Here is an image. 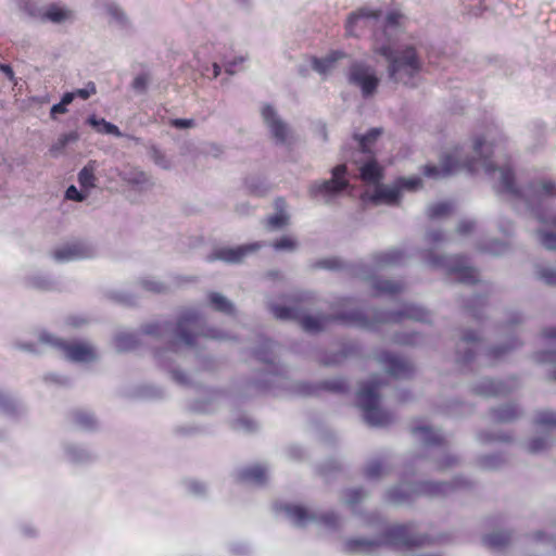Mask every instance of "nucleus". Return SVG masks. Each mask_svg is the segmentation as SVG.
I'll use <instances>...</instances> for the list:
<instances>
[{
	"label": "nucleus",
	"mask_w": 556,
	"mask_h": 556,
	"mask_svg": "<svg viewBox=\"0 0 556 556\" xmlns=\"http://www.w3.org/2000/svg\"><path fill=\"white\" fill-rule=\"evenodd\" d=\"M473 151L477 157L460 160V151L455 148L452 152L445 154L441 160V166L426 165L424 175L431 178L446 177L458 172L465 170L469 174H476L483 170L488 175L500 173V181L494 189L498 194H508L516 199H525L530 206L541 202L544 199L556 198V181L553 179H538L530 182L523 192L516 186L515 174L510 165L505 164L496 167L491 161L492 148L485 143L483 138H476Z\"/></svg>",
	"instance_id": "obj_1"
},
{
	"label": "nucleus",
	"mask_w": 556,
	"mask_h": 556,
	"mask_svg": "<svg viewBox=\"0 0 556 556\" xmlns=\"http://www.w3.org/2000/svg\"><path fill=\"white\" fill-rule=\"evenodd\" d=\"M311 296L301 295L292 306L271 305L270 311L275 318L281 320H296L303 330L307 332H319L329 323L336 321L346 326H354L365 329H374L377 324L382 323H397L403 318L413 319L416 321L428 323L430 321V313L421 306L407 303L399 312H362L354 308V301L351 299H341L338 302L340 312L331 316L313 317L305 315Z\"/></svg>",
	"instance_id": "obj_2"
},
{
	"label": "nucleus",
	"mask_w": 556,
	"mask_h": 556,
	"mask_svg": "<svg viewBox=\"0 0 556 556\" xmlns=\"http://www.w3.org/2000/svg\"><path fill=\"white\" fill-rule=\"evenodd\" d=\"M404 15L399 11H391L386 18L384 28L374 34V52L384 56L388 62L390 79L404 85H414L415 77L421 71V61L413 46L405 47L395 52L391 39L392 33H397L402 26Z\"/></svg>",
	"instance_id": "obj_3"
},
{
	"label": "nucleus",
	"mask_w": 556,
	"mask_h": 556,
	"mask_svg": "<svg viewBox=\"0 0 556 556\" xmlns=\"http://www.w3.org/2000/svg\"><path fill=\"white\" fill-rule=\"evenodd\" d=\"M427 542V536L414 532L413 525H394L384 529L376 540L362 538L346 540L344 549L353 554H372L382 546L402 549L420 546Z\"/></svg>",
	"instance_id": "obj_4"
},
{
	"label": "nucleus",
	"mask_w": 556,
	"mask_h": 556,
	"mask_svg": "<svg viewBox=\"0 0 556 556\" xmlns=\"http://www.w3.org/2000/svg\"><path fill=\"white\" fill-rule=\"evenodd\" d=\"M200 338L212 340H225L227 336L214 328L205 327L204 320L197 311L192 308L184 309L178 317L177 325L174 329L173 346L181 343L186 346L193 348Z\"/></svg>",
	"instance_id": "obj_5"
},
{
	"label": "nucleus",
	"mask_w": 556,
	"mask_h": 556,
	"mask_svg": "<svg viewBox=\"0 0 556 556\" xmlns=\"http://www.w3.org/2000/svg\"><path fill=\"white\" fill-rule=\"evenodd\" d=\"M383 381L374 376L369 381L364 382L358 392V406L363 410L365 421L370 426L384 427L392 422V415L379 407V389L383 386Z\"/></svg>",
	"instance_id": "obj_6"
},
{
	"label": "nucleus",
	"mask_w": 556,
	"mask_h": 556,
	"mask_svg": "<svg viewBox=\"0 0 556 556\" xmlns=\"http://www.w3.org/2000/svg\"><path fill=\"white\" fill-rule=\"evenodd\" d=\"M426 257L432 267L445 268L459 282L472 285L478 281L477 270L466 265L464 256L434 255L432 252H428Z\"/></svg>",
	"instance_id": "obj_7"
},
{
	"label": "nucleus",
	"mask_w": 556,
	"mask_h": 556,
	"mask_svg": "<svg viewBox=\"0 0 556 556\" xmlns=\"http://www.w3.org/2000/svg\"><path fill=\"white\" fill-rule=\"evenodd\" d=\"M346 165L340 164L332 168V178L324 181H316L309 187V194L312 197L323 195L325 198L332 197L349 186V180L345 178Z\"/></svg>",
	"instance_id": "obj_8"
},
{
	"label": "nucleus",
	"mask_w": 556,
	"mask_h": 556,
	"mask_svg": "<svg viewBox=\"0 0 556 556\" xmlns=\"http://www.w3.org/2000/svg\"><path fill=\"white\" fill-rule=\"evenodd\" d=\"M42 341L61 350L70 361L90 362L96 358L92 346L84 342H66L61 339L52 338L51 336L42 337Z\"/></svg>",
	"instance_id": "obj_9"
},
{
	"label": "nucleus",
	"mask_w": 556,
	"mask_h": 556,
	"mask_svg": "<svg viewBox=\"0 0 556 556\" xmlns=\"http://www.w3.org/2000/svg\"><path fill=\"white\" fill-rule=\"evenodd\" d=\"M349 80L351 84L361 88L364 98L372 96L379 85V79L374 71L359 62H355L351 65Z\"/></svg>",
	"instance_id": "obj_10"
},
{
	"label": "nucleus",
	"mask_w": 556,
	"mask_h": 556,
	"mask_svg": "<svg viewBox=\"0 0 556 556\" xmlns=\"http://www.w3.org/2000/svg\"><path fill=\"white\" fill-rule=\"evenodd\" d=\"M288 516L298 526H304L309 520H316L329 528H337L339 526V516L333 511H328L319 516L308 514V511L300 505L286 506Z\"/></svg>",
	"instance_id": "obj_11"
},
{
	"label": "nucleus",
	"mask_w": 556,
	"mask_h": 556,
	"mask_svg": "<svg viewBox=\"0 0 556 556\" xmlns=\"http://www.w3.org/2000/svg\"><path fill=\"white\" fill-rule=\"evenodd\" d=\"M377 358L386 367L388 374L394 378H409L414 374L413 364L399 355L381 352L377 355Z\"/></svg>",
	"instance_id": "obj_12"
},
{
	"label": "nucleus",
	"mask_w": 556,
	"mask_h": 556,
	"mask_svg": "<svg viewBox=\"0 0 556 556\" xmlns=\"http://www.w3.org/2000/svg\"><path fill=\"white\" fill-rule=\"evenodd\" d=\"M380 14V11H371L368 9H359L353 12L350 14L345 24L346 33L350 36H357V29L372 27Z\"/></svg>",
	"instance_id": "obj_13"
},
{
	"label": "nucleus",
	"mask_w": 556,
	"mask_h": 556,
	"mask_svg": "<svg viewBox=\"0 0 556 556\" xmlns=\"http://www.w3.org/2000/svg\"><path fill=\"white\" fill-rule=\"evenodd\" d=\"M469 485V482L464 479H455L452 483H439V482H422L418 485L415 493L427 495V496H437V495H446L451 491L456 489H462Z\"/></svg>",
	"instance_id": "obj_14"
},
{
	"label": "nucleus",
	"mask_w": 556,
	"mask_h": 556,
	"mask_svg": "<svg viewBox=\"0 0 556 556\" xmlns=\"http://www.w3.org/2000/svg\"><path fill=\"white\" fill-rule=\"evenodd\" d=\"M319 390H325L333 393H345L349 390V386L344 379L336 378L323 381L318 386H314L311 383H300L296 387L298 393L302 395H314L317 394Z\"/></svg>",
	"instance_id": "obj_15"
},
{
	"label": "nucleus",
	"mask_w": 556,
	"mask_h": 556,
	"mask_svg": "<svg viewBox=\"0 0 556 556\" xmlns=\"http://www.w3.org/2000/svg\"><path fill=\"white\" fill-rule=\"evenodd\" d=\"M262 116L267 126L269 127L274 138L278 142L283 143L288 136V128L285 123H282L279 118L276 117V113L273 106L265 105L262 109Z\"/></svg>",
	"instance_id": "obj_16"
},
{
	"label": "nucleus",
	"mask_w": 556,
	"mask_h": 556,
	"mask_svg": "<svg viewBox=\"0 0 556 556\" xmlns=\"http://www.w3.org/2000/svg\"><path fill=\"white\" fill-rule=\"evenodd\" d=\"M412 433L427 446H445V439L434 429L428 426H414Z\"/></svg>",
	"instance_id": "obj_17"
},
{
	"label": "nucleus",
	"mask_w": 556,
	"mask_h": 556,
	"mask_svg": "<svg viewBox=\"0 0 556 556\" xmlns=\"http://www.w3.org/2000/svg\"><path fill=\"white\" fill-rule=\"evenodd\" d=\"M54 257L58 261H68L72 258H81L90 255L89 248L83 242H73L54 251Z\"/></svg>",
	"instance_id": "obj_18"
},
{
	"label": "nucleus",
	"mask_w": 556,
	"mask_h": 556,
	"mask_svg": "<svg viewBox=\"0 0 556 556\" xmlns=\"http://www.w3.org/2000/svg\"><path fill=\"white\" fill-rule=\"evenodd\" d=\"M345 56H346V54L340 50H332L325 58L312 56V59H311L312 67L319 74L325 75L334 67L336 63L339 60H342Z\"/></svg>",
	"instance_id": "obj_19"
},
{
	"label": "nucleus",
	"mask_w": 556,
	"mask_h": 556,
	"mask_svg": "<svg viewBox=\"0 0 556 556\" xmlns=\"http://www.w3.org/2000/svg\"><path fill=\"white\" fill-rule=\"evenodd\" d=\"M511 387L507 383H504L503 381L485 379L475 388V391L477 394L483 396H498L508 393Z\"/></svg>",
	"instance_id": "obj_20"
},
{
	"label": "nucleus",
	"mask_w": 556,
	"mask_h": 556,
	"mask_svg": "<svg viewBox=\"0 0 556 556\" xmlns=\"http://www.w3.org/2000/svg\"><path fill=\"white\" fill-rule=\"evenodd\" d=\"M260 248V244L243 245L236 249H220L217 252V258L237 263L240 262L249 252L255 251Z\"/></svg>",
	"instance_id": "obj_21"
},
{
	"label": "nucleus",
	"mask_w": 556,
	"mask_h": 556,
	"mask_svg": "<svg viewBox=\"0 0 556 556\" xmlns=\"http://www.w3.org/2000/svg\"><path fill=\"white\" fill-rule=\"evenodd\" d=\"M400 198L401 191L397 184L395 182V186L393 187L379 185L375 190L372 200L375 202L396 204L400 201Z\"/></svg>",
	"instance_id": "obj_22"
},
{
	"label": "nucleus",
	"mask_w": 556,
	"mask_h": 556,
	"mask_svg": "<svg viewBox=\"0 0 556 556\" xmlns=\"http://www.w3.org/2000/svg\"><path fill=\"white\" fill-rule=\"evenodd\" d=\"M359 175L363 181L378 185L383 177L382 168L376 161H369L361 166Z\"/></svg>",
	"instance_id": "obj_23"
},
{
	"label": "nucleus",
	"mask_w": 556,
	"mask_h": 556,
	"mask_svg": "<svg viewBox=\"0 0 556 556\" xmlns=\"http://www.w3.org/2000/svg\"><path fill=\"white\" fill-rule=\"evenodd\" d=\"M374 288L377 295H396L401 293L405 286L402 281H393L388 279H377L374 282Z\"/></svg>",
	"instance_id": "obj_24"
},
{
	"label": "nucleus",
	"mask_w": 556,
	"mask_h": 556,
	"mask_svg": "<svg viewBox=\"0 0 556 556\" xmlns=\"http://www.w3.org/2000/svg\"><path fill=\"white\" fill-rule=\"evenodd\" d=\"M239 479L243 482L263 484L266 481V469L261 465H254L242 469Z\"/></svg>",
	"instance_id": "obj_25"
},
{
	"label": "nucleus",
	"mask_w": 556,
	"mask_h": 556,
	"mask_svg": "<svg viewBox=\"0 0 556 556\" xmlns=\"http://www.w3.org/2000/svg\"><path fill=\"white\" fill-rule=\"evenodd\" d=\"M495 422H510L520 416L519 409L514 405H504L491 412Z\"/></svg>",
	"instance_id": "obj_26"
},
{
	"label": "nucleus",
	"mask_w": 556,
	"mask_h": 556,
	"mask_svg": "<svg viewBox=\"0 0 556 556\" xmlns=\"http://www.w3.org/2000/svg\"><path fill=\"white\" fill-rule=\"evenodd\" d=\"M534 425L543 432H551L556 429V413L552 410H540L536 413Z\"/></svg>",
	"instance_id": "obj_27"
},
{
	"label": "nucleus",
	"mask_w": 556,
	"mask_h": 556,
	"mask_svg": "<svg viewBox=\"0 0 556 556\" xmlns=\"http://www.w3.org/2000/svg\"><path fill=\"white\" fill-rule=\"evenodd\" d=\"M208 301L211 306L220 313L227 314V315H233L235 314V307L230 301H228L227 298L217 292H211L208 294Z\"/></svg>",
	"instance_id": "obj_28"
},
{
	"label": "nucleus",
	"mask_w": 556,
	"mask_h": 556,
	"mask_svg": "<svg viewBox=\"0 0 556 556\" xmlns=\"http://www.w3.org/2000/svg\"><path fill=\"white\" fill-rule=\"evenodd\" d=\"M87 122L100 134L113 135L115 137L122 136V132L118 129V127L110 122H106L104 118L99 119L92 115L87 119Z\"/></svg>",
	"instance_id": "obj_29"
},
{
	"label": "nucleus",
	"mask_w": 556,
	"mask_h": 556,
	"mask_svg": "<svg viewBox=\"0 0 556 556\" xmlns=\"http://www.w3.org/2000/svg\"><path fill=\"white\" fill-rule=\"evenodd\" d=\"M479 341V337L475 332H466L462 338V344L466 349V353L464 356L459 357V362L467 363L472 359L475 355L473 346Z\"/></svg>",
	"instance_id": "obj_30"
},
{
	"label": "nucleus",
	"mask_w": 556,
	"mask_h": 556,
	"mask_svg": "<svg viewBox=\"0 0 556 556\" xmlns=\"http://www.w3.org/2000/svg\"><path fill=\"white\" fill-rule=\"evenodd\" d=\"M484 543L492 548H502L510 541V534L507 532H493L483 539Z\"/></svg>",
	"instance_id": "obj_31"
},
{
	"label": "nucleus",
	"mask_w": 556,
	"mask_h": 556,
	"mask_svg": "<svg viewBox=\"0 0 556 556\" xmlns=\"http://www.w3.org/2000/svg\"><path fill=\"white\" fill-rule=\"evenodd\" d=\"M403 256L400 250H391L376 254L375 262L378 265H393L401 262Z\"/></svg>",
	"instance_id": "obj_32"
},
{
	"label": "nucleus",
	"mask_w": 556,
	"mask_h": 556,
	"mask_svg": "<svg viewBox=\"0 0 556 556\" xmlns=\"http://www.w3.org/2000/svg\"><path fill=\"white\" fill-rule=\"evenodd\" d=\"M453 205L450 202H439L430 205L427 210L429 218H440L450 215L453 212Z\"/></svg>",
	"instance_id": "obj_33"
},
{
	"label": "nucleus",
	"mask_w": 556,
	"mask_h": 556,
	"mask_svg": "<svg viewBox=\"0 0 556 556\" xmlns=\"http://www.w3.org/2000/svg\"><path fill=\"white\" fill-rule=\"evenodd\" d=\"M43 16L54 23H61L71 17V11H67L58 5H51L47 9Z\"/></svg>",
	"instance_id": "obj_34"
},
{
	"label": "nucleus",
	"mask_w": 556,
	"mask_h": 556,
	"mask_svg": "<svg viewBox=\"0 0 556 556\" xmlns=\"http://www.w3.org/2000/svg\"><path fill=\"white\" fill-rule=\"evenodd\" d=\"M137 340L132 333H119L115 338V346L118 351L124 352L136 348Z\"/></svg>",
	"instance_id": "obj_35"
},
{
	"label": "nucleus",
	"mask_w": 556,
	"mask_h": 556,
	"mask_svg": "<svg viewBox=\"0 0 556 556\" xmlns=\"http://www.w3.org/2000/svg\"><path fill=\"white\" fill-rule=\"evenodd\" d=\"M96 177L93 168L85 166L78 174V182L83 188H91L94 186Z\"/></svg>",
	"instance_id": "obj_36"
},
{
	"label": "nucleus",
	"mask_w": 556,
	"mask_h": 556,
	"mask_svg": "<svg viewBox=\"0 0 556 556\" xmlns=\"http://www.w3.org/2000/svg\"><path fill=\"white\" fill-rule=\"evenodd\" d=\"M404 489H406V486H404V485H399V486L391 489L388 493L389 500L396 504H400V503H403V502L409 500L412 496Z\"/></svg>",
	"instance_id": "obj_37"
},
{
	"label": "nucleus",
	"mask_w": 556,
	"mask_h": 556,
	"mask_svg": "<svg viewBox=\"0 0 556 556\" xmlns=\"http://www.w3.org/2000/svg\"><path fill=\"white\" fill-rule=\"evenodd\" d=\"M396 184L400 188V191L403 189L414 191L421 187L422 181L419 177H409V178H399L396 180Z\"/></svg>",
	"instance_id": "obj_38"
},
{
	"label": "nucleus",
	"mask_w": 556,
	"mask_h": 556,
	"mask_svg": "<svg viewBox=\"0 0 556 556\" xmlns=\"http://www.w3.org/2000/svg\"><path fill=\"white\" fill-rule=\"evenodd\" d=\"M79 135L77 131H71L59 137L56 143L52 147V151L63 150L67 143L77 141Z\"/></svg>",
	"instance_id": "obj_39"
},
{
	"label": "nucleus",
	"mask_w": 556,
	"mask_h": 556,
	"mask_svg": "<svg viewBox=\"0 0 556 556\" xmlns=\"http://www.w3.org/2000/svg\"><path fill=\"white\" fill-rule=\"evenodd\" d=\"M383 472V464L379 460L370 462L365 469V476L369 479H377L381 477Z\"/></svg>",
	"instance_id": "obj_40"
},
{
	"label": "nucleus",
	"mask_w": 556,
	"mask_h": 556,
	"mask_svg": "<svg viewBox=\"0 0 556 556\" xmlns=\"http://www.w3.org/2000/svg\"><path fill=\"white\" fill-rule=\"evenodd\" d=\"M549 446V440L547 438H533L529 441L527 450L530 453H539L546 450Z\"/></svg>",
	"instance_id": "obj_41"
},
{
	"label": "nucleus",
	"mask_w": 556,
	"mask_h": 556,
	"mask_svg": "<svg viewBox=\"0 0 556 556\" xmlns=\"http://www.w3.org/2000/svg\"><path fill=\"white\" fill-rule=\"evenodd\" d=\"M271 245L275 250L292 251L296 248V241L292 237L283 236L280 239L276 240L275 242H273Z\"/></svg>",
	"instance_id": "obj_42"
},
{
	"label": "nucleus",
	"mask_w": 556,
	"mask_h": 556,
	"mask_svg": "<svg viewBox=\"0 0 556 556\" xmlns=\"http://www.w3.org/2000/svg\"><path fill=\"white\" fill-rule=\"evenodd\" d=\"M380 135V130L377 128L370 129L366 135L358 138L359 146L364 152L368 151L369 144H371Z\"/></svg>",
	"instance_id": "obj_43"
},
{
	"label": "nucleus",
	"mask_w": 556,
	"mask_h": 556,
	"mask_svg": "<svg viewBox=\"0 0 556 556\" xmlns=\"http://www.w3.org/2000/svg\"><path fill=\"white\" fill-rule=\"evenodd\" d=\"M538 361L541 362V363H551V364H554L555 367L554 369L552 370V374H551V379L552 380H556V352L554 351H543V352H540L538 355Z\"/></svg>",
	"instance_id": "obj_44"
},
{
	"label": "nucleus",
	"mask_w": 556,
	"mask_h": 556,
	"mask_svg": "<svg viewBox=\"0 0 556 556\" xmlns=\"http://www.w3.org/2000/svg\"><path fill=\"white\" fill-rule=\"evenodd\" d=\"M365 496V493L362 489H350L345 492V503L346 505L353 507L357 503H359Z\"/></svg>",
	"instance_id": "obj_45"
},
{
	"label": "nucleus",
	"mask_w": 556,
	"mask_h": 556,
	"mask_svg": "<svg viewBox=\"0 0 556 556\" xmlns=\"http://www.w3.org/2000/svg\"><path fill=\"white\" fill-rule=\"evenodd\" d=\"M74 418L75 421L84 428H92L96 424L94 418L86 412H76Z\"/></svg>",
	"instance_id": "obj_46"
},
{
	"label": "nucleus",
	"mask_w": 556,
	"mask_h": 556,
	"mask_svg": "<svg viewBox=\"0 0 556 556\" xmlns=\"http://www.w3.org/2000/svg\"><path fill=\"white\" fill-rule=\"evenodd\" d=\"M168 324L151 323L143 327V332L151 336H162L167 330Z\"/></svg>",
	"instance_id": "obj_47"
},
{
	"label": "nucleus",
	"mask_w": 556,
	"mask_h": 556,
	"mask_svg": "<svg viewBox=\"0 0 556 556\" xmlns=\"http://www.w3.org/2000/svg\"><path fill=\"white\" fill-rule=\"evenodd\" d=\"M540 242L547 250H556V235L549 231H540Z\"/></svg>",
	"instance_id": "obj_48"
},
{
	"label": "nucleus",
	"mask_w": 556,
	"mask_h": 556,
	"mask_svg": "<svg viewBox=\"0 0 556 556\" xmlns=\"http://www.w3.org/2000/svg\"><path fill=\"white\" fill-rule=\"evenodd\" d=\"M267 222L270 227L279 228L288 223V215L283 212H279L275 215L269 216Z\"/></svg>",
	"instance_id": "obj_49"
},
{
	"label": "nucleus",
	"mask_w": 556,
	"mask_h": 556,
	"mask_svg": "<svg viewBox=\"0 0 556 556\" xmlns=\"http://www.w3.org/2000/svg\"><path fill=\"white\" fill-rule=\"evenodd\" d=\"M274 343L269 340L264 342L263 349H260L255 352L256 357L267 364H273V358L267 356V351L271 352Z\"/></svg>",
	"instance_id": "obj_50"
},
{
	"label": "nucleus",
	"mask_w": 556,
	"mask_h": 556,
	"mask_svg": "<svg viewBox=\"0 0 556 556\" xmlns=\"http://www.w3.org/2000/svg\"><path fill=\"white\" fill-rule=\"evenodd\" d=\"M516 346H517V344L515 342L509 345H505V346H495L490 350L489 355L493 359H498L503 355H505L508 351L515 349Z\"/></svg>",
	"instance_id": "obj_51"
},
{
	"label": "nucleus",
	"mask_w": 556,
	"mask_h": 556,
	"mask_svg": "<svg viewBox=\"0 0 556 556\" xmlns=\"http://www.w3.org/2000/svg\"><path fill=\"white\" fill-rule=\"evenodd\" d=\"M539 277L549 286H556V271L549 268H541Z\"/></svg>",
	"instance_id": "obj_52"
},
{
	"label": "nucleus",
	"mask_w": 556,
	"mask_h": 556,
	"mask_svg": "<svg viewBox=\"0 0 556 556\" xmlns=\"http://www.w3.org/2000/svg\"><path fill=\"white\" fill-rule=\"evenodd\" d=\"M148 85V76L141 74L135 77L132 81V88L137 91H144Z\"/></svg>",
	"instance_id": "obj_53"
},
{
	"label": "nucleus",
	"mask_w": 556,
	"mask_h": 556,
	"mask_svg": "<svg viewBox=\"0 0 556 556\" xmlns=\"http://www.w3.org/2000/svg\"><path fill=\"white\" fill-rule=\"evenodd\" d=\"M475 226V222L472 220H462L457 227V232L463 236L468 235L473 231Z\"/></svg>",
	"instance_id": "obj_54"
},
{
	"label": "nucleus",
	"mask_w": 556,
	"mask_h": 556,
	"mask_svg": "<svg viewBox=\"0 0 556 556\" xmlns=\"http://www.w3.org/2000/svg\"><path fill=\"white\" fill-rule=\"evenodd\" d=\"M170 125L175 128H191L195 125L191 118H175L170 121Z\"/></svg>",
	"instance_id": "obj_55"
},
{
	"label": "nucleus",
	"mask_w": 556,
	"mask_h": 556,
	"mask_svg": "<svg viewBox=\"0 0 556 556\" xmlns=\"http://www.w3.org/2000/svg\"><path fill=\"white\" fill-rule=\"evenodd\" d=\"M536 218L540 223L544 224V225H547V226H551L553 228L556 229V213L552 216H547L545 213L543 212H538L536 213Z\"/></svg>",
	"instance_id": "obj_56"
},
{
	"label": "nucleus",
	"mask_w": 556,
	"mask_h": 556,
	"mask_svg": "<svg viewBox=\"0 0 556 556\" xmlns=\"http://www.w3.org/2000/svg\"><path fill=\"white\" fill-rule=\"evenodd\" d=\"M74 93H75V97H79V98L86 100L91 94L96 93V86H94V84L90 83L86 88L77 89Z\"/></svg>",
	"instance_id": "obj_57"
},
{
	"label": "nucleus",
	"mask_w": 556,
	"mask_h": 556,
	"mask_svg": "<svg viewBox=\"0 0 556 556\" xmlns=\"http://www.w3.org/2000/svg\"><path fill=\"white\" fill-rule=\"evenodd\" d=\"M65 197L66 199L73 201H83L85 199V197L81 194L80 191H78V189L75 186H70L66 189Z\"/></svg>",
	"instance_id": "obj_58"
},
{
	"label": "nucleus",
	"mask_w": 556,
	"mask_h": 556,
	"mask_svg": "<svg viewBox=\"0 0 556 556\" xmlns=\"http://www.w3.org/2000/svg\"><path fill=\"white\" fill-rule=\"evenodd\" d=\"M143 287L149 291L157 292V293L165 290V287L162 283L150 281V280L143 281Z\"/></svg>",
	"instance_id": "obj_59"
},
{
	"label": "nucleus",
	"mask_w": 556,
	"mask_h": 556,
	"mask_svg": "<svg viewBox=\"0 0 556 556\" xmlns=\"http://www.w3.org/2000/svg\"><path fill=\"white\" fill-rule=\"evenodd\" d=\"M318 266L328 269H336L340 267V262L336 258H327L319 261Z\"/></svg>",
	"instance_id": "obj_60"
},
{
	"label": "nucleus",
	"mask_w": 556,
	"mask_h": 556,
	"mask_svg": "<svg viewBox=\"0 0 556 556\" xmlns=\"http://www.w3.org/2000/svg\"><path fill=\"white\" fill-rule=\"evenodd\" d=\"M456 463H457V459L455 457L446 456L437 463V468L442 470V469L453 466Z\"/></svg>",
	"instance_id": "obj_61"
},
{
	"label": "nucleus",
	"mask_w": 556,
	"mask_h": 556,
	"mask_svg": "<svg viewBox=\"0 0 556 556\" xmlns=\"http://www.w3.org/2000/svg\"><path fill=\"white\" fill-rule=\"evenodd\" d=\"M427 237L430 243H438L444 239V233L441 230H432Z\"/></svg>",
	"instance_id": "obj_62"
},
{
	"label": "nucleus",
	"mask_w": 556,
	"mask_h": 556,
	"mask_svg": "<svg viewBox=\"0 0 556 556\" xmlns=\"http://www.w3.org/2000/svg\"><path fill=\"white\" fill-rule=\"evenodd\" d=\"M481 304V298H476L472 300V302L470 304H468L466 306L468 313L470 316L475 317V318H478V314H477V305H480Z\"/></svg>",
	"instance_id": "obj_63"
},
{
	"label": "nucleus",
	"mask_w": 556,
	"mask_h": 556,
	"mask_svg": "<svg viewBox=\"0 0 556 556\" xmlns=\"http://www.w3.org/2000/svg\"><path fill=\"white\" fill-rule=\"evenodd\" d=\"M66 111H67L66 106L64 104H62L61 102H59L51 108L50 114H51V117L54 118L56 114H64V113H66Z\"/></svg>",
	"instance_id": "obj_64"
}]
</instances>
